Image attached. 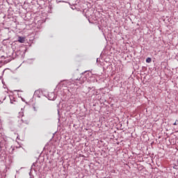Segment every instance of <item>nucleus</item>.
<instances>
[{"mask_svg":"<svg viewBox=\"0 0 178 178\" xmlns=\"http://www.w3.org/2000/svg\"><path fill=\"white\" fill-rule=\"evenodd\" d=\"M146 62L149 63L152 62V59L150 58H147Z\"/></svg>","mask_w":178,"mask_h":178,"instance_id":"2","label":"nucleus"},{"mask_svg":"<svg viewBox=\"0 0 178 178\" xmlns=\"http://www.w3.org/2000/svg\"><path fill=\"white\" fill-rule=\"evenodd\" d=\"M39 91L38 90H37L35 92L37 93V92H38Z\"/></svg>","mask_w":178,"mask_h":178,"instance_id":"5","label":"nucleus"},{"mask_svg":"<svg viewBox=\"0 0 178 178\" xmlns=\"http://www.w3.org/2000/svg\"><path fill=\"white\" fill-rule=\"evenodd\" d=\"M22 120L23 121V122H24V120L22 118Z\"/></svg>","mask_w":178,"mask_h":178,"instance_id":"6","label":"nucleus"},{"mask_svg":"<svg viewBox=\"0 0 178 178\" xmlns=\"http://www.w3.org/2000/svg\"><path fill=\"white\" fill-rule=\"evenodd\" d=\"M174 125H177V122L174 123Z\"/></svg>","mask_w":178,"mask_h":178,"instance_id":"4","label":"nucleus"},{"mask_svg":"<svg viewBox=\"0 0 178 178\" xmlns=\"http://www.w3.org/2000/svg\"><path fill=\"white\" fill-rule=\"evenodd\" d=\"M18 42H20V43H24L25 42V38H22V37H19L18 38Z\"/></svg>","mask_w":178,"mask_h":178,"instance_id":"1","label":"nucleus"},{"mask_svg":"<svg viewBox=\"0 0 178 178\" xmlns=\"http://www.w3.org/2000/svg\"><path fill=\"white\" fill-rule=\"evenodd\" d=\"M19 115H22V118H23L24 115L22 113H19Z\"/></svg>","mask_w":178,"mask_h":178,"instance_id":"3","label":"nucleus"}]
</instances>
